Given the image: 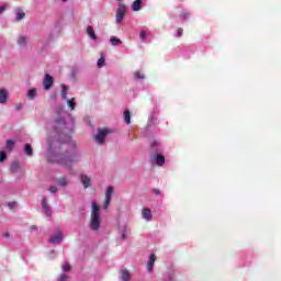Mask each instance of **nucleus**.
Returning a JSON list of instances; mask_svg holds the SVG:
<instances>
[{"label":"nucleus","instance_id":"obj_1","mask_svg":"<svg viewBox=\"0 0 281 281\" xmlns=\"http://www.w3.org/2000/svg\"><path fill=\"white\" fill-rule=\"evenodd\" d=\"M78 153L76 151H63L55 156L54 164H58L66 168L67 170H71L74 168V164H78Z\"/></svg>","mask_w":281,"mask_h":281},{"label":"nucleus","instance_id":"obj_2","mask_svg":"<svg viewBox=\"0 0 281 281\" xmlns=\"http://www.w3.org/2000/svg\"><path fill=\"white\" fill-rule=\"evenodd\" d=\"M92 210L90 217V228L92 232H98L100 229L101 221H100V206L95 201H92Z\"/></svg>","mask_w":281,"mask_h":281},{"label":"nucleus","instance_id":"obj_3","mask_svg":"<svg viewBox=\"0 0 281 281\" xmlns=\"http://www.w3.org/2000/svg\"><path fill=\"white\" fill-rule=\"evenodd\" d=\"M126 14V5L122 2L119 3V9L116 11V23H122L124 21V15Z\"/></svg>","mask_w":281,"mask_h":281},{"label":"nucleus","instance_id":"obj_4","mask_svg":"<svg viewBox=\"0 0 281 281\" xmlns=\"http://www.w3.org/2000/svg\"><path fill=\"white\" fill-rule=\"evenodd\" d=\"M109 133H111V131H109L108 128L99 130L98 134L94 136L95 142H98V144H104V139L106 138Z\"/></svg>","mask_w":281,"mask_h":281},{"label":"nucleus","instance_id":"obj_5","mask_svg":"<svg viewBox=\"0 0 281 281\" xmlns=\"http://www.w3.org/2000/svg\"><path fill=\"white\" fill-rule=\"evenodd\" d=\"M113 195V187H108L105 191V200L103 203V210H109V206L111 205V196Z\"/></svg>","mask_w":281,"mask_h":281},{"label":"nucleus","instance_id":"obj_6","mask_svg":"<svg viewBox=\"0 0 281 281\" xmlns=\"http://www.w3.org/2000/svg\"><path fill=\"white\" fill-rule=\"evenodd\" d=\"M53 86H54V77H52V75L49 74H46L43 81V87L45 91L52 89Z\"/></svg>","mask_w":281,"mask_h":281},{"label":"nucleus","instance_id":"obj_7","mask_svg":"<svg viewBox=\"0 0 281 281\" xmlns=\"http://www.w3.org/2000/svg\"><path fill=\"white\" fill-rule=\"evenodd\" d=\"M48 243H52L53 245H60V243H63V233L57 232L53 234L48 239Z\"/></svg>","mask_w":281,"mask_h":281},{"label":"nucleus","instance_id":"obj_8","mask_svg":"<svg viewBox=\"0 0 281 281\" xmlns=\"http://www.w3.org/2000/svg\"><path fill=\"white\" fill-rule=\"evenodd\" d=\"M82 186L85 189L87 188H91V178H89V176L82 173L80 177H79Z\"/></svg>","mask_w":281,"mask_h":281},{"label":"nucleus","instance_id":"obj_9","mask_svg":"<svg viewBox=\"0 0 281 281\" xmlns=\"http://www.w3.org/2000/svg\"><path fill=\"white\" fill-rule=\"evenodd\" d=\"M157 260V255L151 254L149 256V260L147 262V270L150 272L153 271V268L155 267V261Z\"/></svg>","mask_w":281,"mask_h":281},{"label":"nucleus","instance_id":"obj_10","mask_svg":"<svg viewBox=\"0 0 281 281\" xmlns=\"http://www.w3.org/2000/svg\"><path fill=\"white\" fill-rule=\"evenodd\" d=\"M142 216L143 218H145V221H153V212L150 211V209H143Z\"/></svg>","mask_w":281,"mask_h":281},{"label":"nucleus","instance_id":"obj_11","mask_svg":"<svg viewBox=\"0 0 281 281\" xmlns=\"http://www.w3.org/2000/svg\"><path fill=\"white\" fill-rule=\"evenodd\" d=\"M8 102V91L5 89L0 90V104H5Z\"/></svg>","mask_w":281,"mask_h":281},{"label":"nucleus","instance_id":"obj_12","mask_svg":"<svg viewBox=\"0 0 281 281\" xmlns=\"http://www.w3.org/2000/svg\"><path fill=\"white\" fill-rule=\"evenodd\" d=\"M133 12H139L142 10V0H135L132 4Z\"/></svg>","mask_w":281,"mask_h":281},{"label":"nucleus","instance_id":"obj_13","mask_svg":"<svg viewBox=\"0 0 281 281\" xmlns=\"http://www.w3.org/2000/svg\"><path fill=\"white\" fill-rule=\"evenodd\" d=\"M57 183L60 186V188H67L69 181H67V177L63 176L57 180Z\"/></svg>","mask_w":281,"mask_h":281},{"label":"nucleus","instance_id":"obj_14","mask_svg":"<svg viewBox=\"0 0 281 281\" xmlns=\"http://www.w3.org/2000/svg\"><path fill=\"white\" fill-rule=\"evenodd\" d=\"M87 34L92 38V41H95L98 38V35H95V31H93V26L87 27Z\"/></svg>","mask_w":281,"mask_h":281},{"label":"nucleus","instance_id":"obj_15","mask_svg":"<svg viewBox=\"0 0 281 281\" xmlns=\"http://www.w3.org/2000/svg\"><path fill=\"white\" fill-rule=\"evenodd\" d=\"M156 162H157V166H164V164H166V157L161 154H157Z\"/></svg>","mask_w":281,"mask_h":281},{"label":"nucleus","instance_id":"obj_16","mask_svg":"<svg viewBox=\"0 0 281 281\" xmlns=\"http://www.w3.org/2000/svg\"><path fill=\"white\" fill-rule=\"evenodd\" d=\"M15 19L16 21H23V19H25V12H23L21 9H16Z\"/></svg>","mask_w":281,"mask_h":281},{"label":"nucleus","instance_id":"obj_17","mask_svg":"<svg viewBox=\"0 0 281 281\" xmlns=\"http://www.w3.org/2000/svg\"><path fill=\"white\" fill-rule=\"evenodd\" d=\"M110 43H111L112 47H117V46L122 45V40H120L115 36H112L110 38Z\"/></svg>","mask_w":281,"mask_h":281},{"label":"nucleus","instance_id":"obj_18","mask_svg":"<svg viewBox=\"0 0 281 281\" xmlns=\"http://www.w3.org/2000/svg\"><path fill=\"white\" fill-rule=\"evenodd\" d=\"M42 207L46 214H50L49 205H47V198L42 199Z\"/></svg>","mask_w":281,"mask_h":281},{"label":"nucleus","instance_id":"obj_19","mask_svg":"<svg viewBox=\"0 0 281 281\" xmlns=\"http://www.w3.org/2000/svg\"><path fill=\"white\" fill-rule=\"evenodd\" d=\"M24 153H25V155H27V157H32L33 149H32V145L30 143H27L25 145Z\"/></svg>","mask_w":281,"mask_h":281},{"label":"nucleus","instance_id":"obj_20","mask_svg":"<svg viewBox=\"0 0 281 281\" xmlns=\"http://www.w3.org/2000/svg\"><path fill=\"white\" fill-rule=\"evenodd\" d=\"M14 140L12 139H8L7 140V150H9V153H12V150H14Z\"/></svg>","mask_w":281,"mask_h":281},{"label":"nucleus","instance_id":"obj_21","mask_svg":"<svg viewBox=\"0 0 281 281\" xmlns=\"http://www.w3.org/2000/svg\"><path fill=\"white\" fill-rule=\"evenodd\" d=\"M122 280L130 281L131 280V272L128 270H122Z\"/></svg>","mask_w":281,"mask_h":281},{"label":"nucleus","instance_id":"obj_22","mask_svg":"<svg viewBox=\"0 0 281 281\" xmlns=\"http://www.w3.org/2000/svg\"><path fill=\"white\" fill-rule=\"evenodd\" d=\"M69 91V87L61 85V97L64 100H67V92Z\"/></svg>","mask_w":281,"mask_h":281},{"label":"nucleus","instance_id":"obj_23","mask_svg":"<svg viewBox=\"0 0 281 281\" xmlns=\"http://www.w3.org/2000/svg\"><path fill=\"white\" fill-rule=\"evenodd\" d=\"M124 122L131 124V111L128 110L124 111Z\"/></svg>","mask_w":281,"mask_h":281},{"label":"nucleus","instance_id":"obj_24","mask_svg":"<svg viewBox=\"0 0 281 281\" xmlns=\"http://www.w3.org/2000/svg\"><path fill=\"white\" fill-rule=\"evenodd\" d=\"M151 153H159V143L153 142L150 145Z\"/></svg>","mask_w":281,"mask_h":281},{"label":"nucleus","instance_id":"obj_25","mask_svg":"<svg viewBox=\"0 0 281 281\" xmlns=\"http://www.w3.org/2000/svg\"><path fill=\"white\" fill-rule=\"evenodd\" d=\"M27 97L30 98V100H34L36 98V89L29 90Z\"/></svg>","mask_w":281,"mask_h":281},{"label":"nucleus","instance_id":"obj_26","mask_svg":"<svg viewBox=\"0 0 281 281\" xmlns=\"http://www.w3.org/2000/svg\"><path fill=\"white\" fill-rule=\"evenodd\" d=\"M67 104H68L70 111H74V110L76 109V102H75V99H74V98L70 99V100H68V101H67Z\"/></svg>","mask_w":281,"mask_h":281},{"label":"nucleus","instance_id":"obj_27","mask_svg":"<svg viewBox=\"0 0 281 281\" xmlns=\"http://www.w3.org/2000/svg\"><path fill=\"white\" fill-rule=\"evenodd\" d=\"M20 168L19 161H13L11 165V171L18 172Z\"/></svg>","mask_w":281,"mask_h":281},{"label":"nucleus","instance_id":"obj_28","mask_svg":"<svg viewBox=\"0 0 281 281\" xmlns=\"http://www.w3.org/2000/svg\"><path fill=\"white\" fill-rule=\"evenodd\" d=\"M134 78H136L137 80H144V78H146L142 71H136L134 72Z\"/></svg>","mask_w":281,"mask_h":281},{"label":"nucleus","instance_id":"obj_29","mask_svg":"<svg viewBox=\"0 0 281 281\" xmlns=\"http://www.w3.org/2000/svg\"><path fill=\"white\" fill-rule=\"evenodd\" d=\"M27 38L25 36H20L18 40V45H25Z\"/></svg>","mask_w":281,"mask_h":281},{"label":"nucleus","instance_id":"obj_30","mask_svg":"<svg viewBox=\"0 0 281 281\" xmlns=\"http://www.w3.org/2000/svg\"><path fill=\"white\" fill-rule=\"evenodd\" d=\"M104 66V56H101L97 63V67H99V69H101V67Z\"/></svg>","mask_w":281,"mask_h":281},{"label":"nucleus","instance_id":"obj_31","mask_svg":"<svg viewBox=\"0 0 281 281\" xmlns=\"http://www.w3.org/2000/svg\"><path fill=\"white\" fill-rule=\"evenodd\" d=\"M5 159H8V155L5 154V151H0V162L5 161Z\"/></svg>","mask_w":281,"mask_h":281},{"label":"nucleus","instance_id":"obj_32","mask_svg":"<svg viewBox=\"0 0 281 281\" xmlns=\"http://www.w3.org/2000/svg\"><path fill=\"white\" fill-rule=\"evenodd\" d=\"M139 38L140 41H146V31H140Z\"/></svg>","mask_w":281,"mask_h":281},{"label":"nucleus","instance_id":"obj_33","mask_svg":"<svg viewBox=\"0 0 281 281\" xmlns=\"http://www.w3.org/2000/svg\"><path fill=\"white\" fill-rule=\"evenodd\" d=\"M64 271H71V266L69 263H66L63 266Z\"/></svg>","mask_w":281,"mask_h":281},{"label":"nucleus","instance_id":"obj_34","mask_svg":"<svg viewBox=\"0 0 281 281\" xmlns=\"http://www.w3.org/2000/svg\"><path fill=\"white\" fill-rule=\"evenodd\" d=\"M177 36H178L179 38H181V36H183V29H178V30H177Z\"/></svg>","mask_w":281,"mask_h":281},{"label":"nucleus","instance_id":"obj_35","mask_svg":"<svg viewBox=\"0 0 281 281\" xmlns=\"http://www.w3.org/2000/svg\"><path fill=\"white\" fill-rule=\"evenodd\" d=\"M49 192H52V194H56V192H58V188L53 186L49 188Z\"/></svg>","mask_w":281,"mask_h":281},{"label":"nucleus","instance_id":"obj_36","mask_svg":"<svg viewBox=\"0 0 281 281\" xmlns=\"http://www.w3.org/2000/svg\"><path fill=\"white\" fill-rule=\"evenodd\" d=\"M9 207H11V210H14V207H16V203L15 202H10Z\"/></svg>","mask_w":281,"mask_h":281},{"label":"nucleus","instance_id":"obj_37","mask_svg":"<svg viewBox=\"0 0 281 281\" xmlns=\"http://www.w3.org/2000/svg\"><path fill=\"white\" fill-rule=\"evenodd\" d=\"M154 194L159 195L161 194V191L159 189H153Z\"/></svg>","mask_w":281,"mask_h":281},{"label":"nucleus","instance_id":"obj_38","mask_svg":"<svg viewBox=\"0 0 281 281\" xmlns=\"http://www.w3.org/2000/svg\"><path fill=\"white\" fill-rule=\"evenodd\" d=\"M67 280V276L66 274H61L60 278L58 279V281H66Z\"/></svg>","mask_w":281,"mask_h":281},{"label":"nucleus","instance_id":"obj_39","mask_svg":"<svg viewBox=\"0 0 281 281\" xmlns=\"http://www.w3.org/2000/svg\"><path fill=\"white\" fill-rule=\"evenodd\" d=\"M21 109H23V104H18V105H15V110H16V111H21Z\"/></svg>","mask_w":281,"mask_h":281},{"label":"nucleus","instance_id":"obj_40","mask_svg":"<svg viewBox=\"0 0 281 281\" xmlns=\"http://www.w3.org/2000/svg\"><path fill=\"white\" fill-rule=\"evenodd\" d=\"M3 237L4 238H10V233L9 232L3 233Z\"/></svg>","mask_w":281,"mask_h":281},{"label":"nucleus","instance_id":"obj_41","mask_svg":"<svg viewBox=\"0 0 281 281\" xmlns=\"http://www.w3.org/2000/svg\"><path fill=\"white\" fill-rule=\"evenodd\" d=\"M3 10H5V7L1 5L0 7V14L3 12Z\"/></svg>","mask_w":281,"mask_h":281},{"label":"nucleus","instance_id":"obj_42","mask_svg":"<svg viewBox=\"0 0 281 281\" xmlns=\"http://www.w3.org/2000/svg\"><path fill=\"white\" fill-rule=\"evenodd\" d=\"M122 240H126V233H123Z\"/></svg>","mask_w":281,"mask_h":281},{"label":"nucleus","instance_id":"obj_43","mask_svg":"<svg viewBox=\"0 0 281 281\" xmlns=\"http://www.w3.org/2000/svg\"><path fill=\"white\" fill-rule=\"evenodd\" d=\"M31 229L36 231V229H38V227H36V225H32V226H31Z\"/></svg>","mask_w":281,"mask_h":281},{"label":"nucleus","instance_id":"obj_44","mask_svg":"<svg viewBox=\"0 0 281 281\" xmlns=\"http://www.w3.org/2000/svg\"><path fill=\"white\" fill-rule=\"evenodd\" d=\"M67 139H70V137L68 136Z\"/></svg>","mask_w":281,"mask_h":281},{"label":"nucleus","instance_id":"obj_45","mask_svg":"<svg viewBox=\"0 0 281 281\" xmlns=\"http://www.w3.org/2000/svg\"><path fill=\"white\" fill-rule=\"evenodd\" d=\"M61 1H64V2H65V1H67V0H61Z\"/></svg>","mask_w":281,"mask_h":281}]
</instances>
